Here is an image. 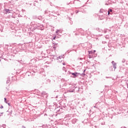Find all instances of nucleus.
Returning <instances> with one entry per match:
<instances>
[{
    "instance_id": "nucleus-29",
    "label": "nucleus",
    "mask_w": 128,
    "mask_h": 128,
    "mask_svg": "<svg viewBox=\"0 0 128 128\" xmlns=\"http://www.w3.org/2000/svg\"><path fill=\"white\" fill-rule=\"evenodd\" d=\"M63 66H66V64L62 63Z\"/></svg>"
},
{
    "instance_id": "nucleus-23",
    "label": "nucleus",
    "mask_w": 128,
    "mask_h": 128,
    "mask_svg": "<svg viewBox=\"0 0 128 128\" xmlns=\"http://www.w3.org/2000/svg\"><path fill=\"white\" fill-rule=\"evenodd\" d=\"M4 108V106H2V105L0 107V108Z\"/></svg>"
},
{
    "instance_id": "nucleus-15",
    "label": "nucleus",
    "mask_w": 128,
    "mask_h": 128,
    "mask_svg": "<svg viewBox=\"0 0 128 128\" xmlns=\"http://www.w3.org/2000/svg\"><path fill=\"white\" fill-rule=\"evenodd\" d=\"M56 110L57 112H60V108H56Z\"/></svg>"
},
{
    "instance_id": "nucleus-26",
    "label": "nucleus",
    "mask_w": 128,
    "mask_h": 128,
    "mask_svg": "<svg viewBox=\"0 0 128 128\" xmlns=\"http://www.w3.org/2000/svg\"><path fill=\"white\" fill-rule=\"evenodd\" d=\"M110 13L108 12V16H110Z\"/></svg>"
},
{
    "instance_id": "nucleus-19",
    "label": "nucleus",
    "mask_w": 128,
    "mask_h": 128,
    "mask_svg": "<svg viewBox=\"0 0 128 128\" xmlns=\"http://www.w3.org/2000/svg\"><path fill=\"white\" fill-rule=\"evenodd\" d=\"M60 32V30H57L56 32V34H58V32Z\"/></svg>"
},
{
    "instance_id": "nucleus-32",
    "label": "nucleus",
    "mask_w": 128,
    "mask_h": 128,
    "mask_svg": "<svg viewBox=\"0 0 128 128\" xmlns=\"http://www.w3.org/2000/svg\"><path fill=\"white\" fill-rule=\"evenodd\" d=\"M106 78H110V77H106Z\"/></svg>"
},
{
    "instance_id": "nucleus-3",
    "label": "nucleus",
    "mask_w": 128,
    "mask_h": 128,
    "mask_svg": "<svg viewBox=\"0 0 128 128\" xmlns=\"http://www.w3.org/2000/svg\"><path fill=\"white\" fill-rule=\"evenodd\" d=\"M111 64H112L113 68H114V70H116V63L114 62V61H112Z\"/></svg>"
},
{
    "instance_id": "nucleus-16",
    "label": "nucleus",
    "mask_w": 128,
    "mask_h": 128,
    "mask_svg": "<svg viewBox=\"0 0 128 128\" xmlns=\"http://www.w3.org/2000/svg\"><path fill=\"white\" fill-rule=\"evenodd\" d=\"M62 70H65V72H66V67L64 66L62 68Z\"/></svg>"
},
{
    "instance_id": "nucleus-21",
    "label": "nucleus",
    "mask_w": 128,
    "mask_h": 128,
    "mask_svg": "<svg viewBox=\"0 0 128 128\" xmlns=\"http://www.w3.org/2000/svg\"><path fill=\"white\" fill-rule=\"evenodd\" d=\"M56 36H55L53 38V40H56Z\"/></svg>"
},
{
    "instance_id": "nucleus-30",
    "label": "nucleus",
    "mask_w": 128,
    "mask_h": 128,
    "mask_svg": "<svg viewBox=\"0 0 128 128\" xmlns=\"http://www.w3.org/2000/svg\"><path fill=\"white\" fill-rule=\"evenodd\" d=\"M53 48H54V50H56V46H54Z\"/></svg>"
},
{
    "instance_id": "nucleus-39",
    "label": "nucleus",
    "mask_w": 128,
    "mask_h": 128,
    "mask_svg": "<svg viewBox=\"0 0 128 128\" xmlns=\"http://www.w3.org/2000/svg\"><path fill=\"white\" fill-rule=\"evenodd\" d=\"M74 46H73V48Z\"/></svg>"
},
{
    "instance_id": "nucleus-31",
    "label": "nucleus",
    "mask_w": 128,
    "mask_h": 128,
    "mask_svg": "<svg viewBox=\"0 0 128 128\" xmlns=\"http://www.w3.org/2000/svg\"><path fill=\"white\" fill-rule=\"evenodd\" d=\"M42 28H44V26L43 25H41Z\"/></svg>"
},
{
    "instance_id": "nucleus-11",
    "label": "nucleus",
    "mask_w": 128,
    "mask_h": 128,
    "mask_svg": "<svg viewBox=\"0 0 128 128\" xmlns=\"http://www.w3.org/2000/svg\"><path fill=\"white\" fill-rule=\"evenodd\" d=\"M89 54H94V51H88Z\"/></svg>"
},
{
    "instance_id": "nucleus-22",
    "label": "nucleus",
    "mask_w": 128,
    "mask_h": 128,
    "mask_svg": "<svg viewBox=\"0 0 128 128\" xmlns=\"http://www.w3.org/2000/svg\"><path fill=\"white\" fill-rule=\"evenodd\" d=\"M8 104V106H10V103L8 102V104Z\"/></svg>"
},
{
    "instance_id": "nucleus-25",
    "label": "nucleus",
    "mask_w": 128,
    "mask_h": 128,
    "mask_svg": "<svg viewBox=\"0 0 128 128\" xmlns=\"http://www.w3.org/2000/svg\"><path fill=\"white\" fill-rule=\"evenodd\" d=\"M22 128H26V126H22Z\"/></svg>"
},
{
    "instance_id": "nucleus-10",
    "label": "nucleus",
    "mask_w": 128,
    "mask_h": 128,
    "mask_svg": "<svg viewBox=\"0 0 128 128\" xmlns=\"http://www.w3.org/2000/svg\"><path fill=\"white\" fill-rule=\"evenodd\" d=\"M108 12H112V9L109 8Z\"/></svg>"
},
{
    "instance_id": "nucleus-4",
    "label": "nucleus",
    "mask_w": 128,
    "mask_h": 128,
    "mask_svg": "<svg viewBox=\"0 0 128 128\" xmlns=\"http://www.w3.org/2000/svg\"><path fill=\"white\" fill-rule=\"evenodd\" d=\"M76 122H78V120L76 119H73L72 120V124H76Z\"/></svg>"
},
{
    "instance_id": "nucleus-38",
    "label": "nucleus",
    "mask_w": 128,
    "mask_h": 128,
    "mask_svg": "<svg viewBox=\"0 0 128 128\" xmlns=\"http://www.w3.org/2000/svg\"><path fill=\"white\" fill-rule=\"evenodd\" d=\"M42 30H44V29H41Z\"/></svg>"
},
{
    "instance_id": "nucleus-18",
    "label": "nucleus",
    "mask_w": 128,
    "mask_h": 128,
    "mask_svg": "<svg viewBox=\"0 0 128 128\" xmlns=\"http://www.w3.org/2000/svg\"><path fill=\"white\" fill-rule=\"evenodd\" d=\"M68 92H74V90H68Z\"/></svg>"
},
{
    "instance_id": "nucleus-17",
    "label": "nucleus",
    "mask_w": 128,
    "mask_h": 128,
    "mask_svg": "<svg viewBox=\"0 0 128 128\" xmlns=\"http://www.w3.org/2000/svg\"><path fill=\"white\" fill-rule=\"evenodd\" d=\"M100 12H104V10L100 9Z\"/></svg>"
},
{
    "instance_id": "nucleus-34",
    "label": "nucleus",
    "mask_w": 128,
    "mask_h": 128,
    "mask_svg": "<svg viewBox=\"0 0 128 128\" xmlns=\"http://www.w3.org/2000/svg\"><path fill=\"white\" fill-rule=\"evenodd\" d=\"M84 72H86V70H84Z\"/></svg>"
},
{
    "instance_id": "nucleus-36",
    "label": "nucleus",
    "mask_w": 128,
    "mask_h": 128,
    "mask_svg": "<svg viewBox=\"0 0 128 128\" xmlns=\"http://www.w3.org/2000/svg\"><path fill=\"white\" fill-rule=\"evenodd\" d=\"M73 4H74V2Z\"/></svg>"
},
{
    "instance_id": "nucleus-41",
    "label": "nucleus",
    "mask_w": 128,
    "mask_h": 128,
    "mask_svg": "<svg viewBox=\"0 0 128 128\" xmlns=\"http://www.w3.org/2000/svg\"><path fill=\"white\" fill-rule=\"evenodd\" d=\"M124 128H126V127H124Z\"/></svg>"
},
{
    "instance_id": "nucleus-20",
    "label": "nucleus",
    "mask_w": 128,
    "mask_h": 128,
    "mask_svg": "<svg viewBox=\"0 0 128 128\" xmlns=\"http://www.w3.org/2000/svg\"><path fill=\"white\" fill-rule=\"evenodd\" d=\"M80 11L78 10H76V14H78V12H79Z\"/></svg>"
},
{
    "instance_id": "nucleus-24",
    "label": "nucleus",
    "mask_w": 128,
    "mask_h": 128,
    "mask_svg": "<svg viewBox=\"0 0 128 128\" xmlns=\"http://www.w3.org/2000/svg\"><path fill=\"white\" fill-rule=\"evenodd\" d=\"M2 114H4V112L0 113V116H2Z\"/></svg>"
},
{
    "instance_id": "nucleus-12",
    "label": "nucleus",
    "mask_w": 128,
    "mask_h": 128,
    "mask_svg": "<svg viewBox=\"0 0 128 128\" xmlns=\"http://www.w3.org/2000/svg\"><path fill=\"white\" fill-rule=\"evenodd\" d=\"M9 83H10V78H8L6 80V84H9Z\"/></svg>"
},
{
    "instance_id": "nucleus-14",
    "label": "nucleus",
    "mask_w": 128,
    "mask_h": 128,
    "mask_svg": "<svg viewBox=\"0 0 128 128\" xmlns=\"http://www.w3.org/2000/svg\"><path fill=\"white\" fill-rule=\"evenodd\" d=\"M48 12H50V11H48V10H45V14H48Z\"/></svg>"
},
{
    "instance_id": "nucleus-35",
    "label": "nucleus",
    "mask_w": 128,
    "mask_h": 128,
    "mask_svg": "<svg viewBox=\"0 0 128 128\" xmlns=\"http://www.w3.org/2000/svg\"><path fill=\"white\" fill-rule=\"evenodd\" d=\"M78 92H80V88H78Z\"/></svg>"
},
{
    "instance_id": "nucleus-13",
    "label": "nucleus",
    "mask_w": 128,
    "mask_h": 128,
    "mask_svg": "<svg viewBox=\"0 0 128 128\" xmlns=\"http://www.w3.org/2000/svg\"><path fill=\"white\" fill-rule=\"evenodd\" d=\"M62 58H64V57H62V56H59L58 58H57V60H58V58L60 59Z\"/></svg>"
},
{
    "instance_id": "nucleus-9",
    "label": "nucleus",
    "mask_w": 128,
    "mask_h": 128,
    "mask_svg": "<svg viewBox=\"0 0 128 128\" xmlns=\"http://www.w3.org/2000/svg\"><path fill=\"white\" fill-rule=\"evenodd\" d=\"M2 128H6V124H3L2 126Z\"/></svg>"
},
{
    "instance_id": "nucleus-33",
    "label": "nucleus",
    "mask_w": 128,
    "mask_h": 128,
    "mask_svg": "<svg viewBox=\"0 0 128 128\" xmlns=\"http://www.w3.org/2000/svg\"><path fill=\"white\" fill-rule=\"evenodd\" d=\"M60 88H62V86L60 85Z\"/></svg>"
},
{
    "instance_id": "nucleus-5",
    "label": "nucleus",
    "mask_w": 128,
    "mask_h": 128,
    "mask_svg": "<svg viewBox=\"0 0 128 128\" xmlns=\"http://www.w3.org/2000/svg\"><path fill=\"white\" fill-rule=\"evenodd\" d=\"M62 106L64 108H68V106H66V104H64L63 105H62Z\"/></svg>"
},
{
    "instance_id": "nucleus-6",
    "label": "nucleus",
    "mask_w": 128,
    "mask_h": 128,
    "mask_svg": "<svg viewBox=\"0 0 128 128\" xmlns=\"http://www.w3.org/2000/svg\"><path fill=\"white\" fill-rule=\"evenodd\" d=\"M4 102H6V104H8V100H6V98H4Z\"/></svg>"
},
{
    "instance_id": "nucleus-1",
    "label": "nucleus",
    "mask_w": 128,
    "mask_h": 128,
    "mask_svg": "<svg viewBox=\"0 0 128 128\" xmlns=\"http://www.w3.org/2000/svg\"><path fill=\"white\" fill-rule=\"evenodd\" d=\"M70 74H71L72 76V78H78V76H86V74L84 73H82V74H80V73H78L76 72H70Z\"/></svg>"
},
{
    "instance_id": "nucleus-28",
    "label": "nucleus",
    "mask_w": 128,
    "mask_h": 128,
    "mask_svg": "<svg viewBox=\"0 0 128 128\" xmlns=\"http://www.w3.org/2000/svg\"><path fill=\"white\" fill-rule=\"evenodd\" d=\"M89 58H92V56H89Z\"/></svg>"
},
{
    "instance_id": "nucleus-27",
    "label": "nucleus",
    "mask_w": 128,
    "mask_h": 128,
    "mask_svg": "<svg viewBox=\"0 0 128 128\" xmlns=\"http://www.w3.org/2000/svg\"><path fill=\"white\" fill-rule=\"evenodd\" d=\"M96 52V50H94L93 51V54H94V52Z\"/></svg>"
},
{
    "instance_id": "nucleus-7",
    "label": "nucleus",
    "mask_w": 128,
    "mask_h": 128,
    "mask_svg": "<svg viewBox=\"0 0 128 128\" xmlns=\"http://www.w3.org/2000/svg\"><path fill=\"white\" fill-rule=\"evenodd\" d=\"M122 64L126 62V59L122 58Z\"/></svg>"
},
{
    "instance_id": "nucleus-40",
    "label": "nucleus",
    "mask_w": 128,
    "mask_h": 128,
    "mask_svg": "<svg viewBox=\"0 0 128 128\" xmlns=\"http://www.w3.org/2000/svg\"><path fill=\"white\" fill-rule=\"evenodd\" d=\"M102 124H104V123H102Z\"/></svg>"
},
{
    "instance_id": "nucleus-42",
    "label": "nucleus",
    "mask_w": 128,
    "mask_h": 128,
    "mask_svg": "<svg viewBox=\"0 0 128 128\" xmlns=\"http://www.w3.org/2000/svg\"><path fill=\"white\" fill-rule=\"evenodd\" d=\"M121 128H122V127Z\"/></svg>"
},
{
    "instance_id": "nucleus-2",
    "label": "nucleus",
    "mask_w": 128,
    "mask_h": 128,
    "mask_svg": "<svg viewBox=\"0 0 128 128\" xmlns=\"http://www.w3.org/2000/svg\"><path fill=\"white\" fill-rule=\"evenodd\" d=\"M11 11L12 10H10V9H6V8L4 9V12L6 14H10Z\"/></svg>"
},
{
    "instance_id": "nucleus-37",
    "label": "nucleus",
    "mask_w": 128,
    "mask_h": 128,
    "mask_svg": "<svg viewBox=\"0 0 128 128\" xmlns=\"http://www.w3.org/2000/svg\"><path fill=\"white\" fill-rule=\"evenodd\" d=\"M33 30H34V28H33Z\"/></svg>"
},
{
    "instance_id": "nucleus-8",
    "label": "nucleus",
    "mask_w": 128,
    "mask_h": 128,
    "mask_svg": "<svg viewBox=\"0 0 128 128\" xmlns=\"http://www.w3.org/2000/svg\"><path fill=\"white\" fill-rule=\"evenodd\" d=\"M42 96H44V94H46V92H42L41 93Z\"/></svg>"
}]
</instances>
